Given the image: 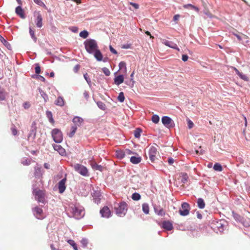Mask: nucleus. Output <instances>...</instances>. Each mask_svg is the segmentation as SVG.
I'll list each match as a JSON object with an SVG mask.
<instances>
[{
	"label": "nucleus",
	"mask_w": 250,
	"mask_h": 250,
	"mask_svg": "<svg viewBox=\"0 0 250 250\" xmlns=\"http://www.w3.org/2000/svg\"><path fill=\"white\" fill-rule=\"evenodd\" d=\"M88 36V33L86 30H83L80 33V36L83 39H86Z\"/></svg>",
	"instance_id": "obj_39"
},
{
	"label": "nucleus",
	"mask_w": 250,
	"mask_h": 250,
	"mask_svg": "<svg viewBox=\"0 0 250 250\" xmlns=\"http://www.w3.org/2000/svg\"><path fill=\"white\" fill-rule=\"evenodd\" d=\"M183 7L185 8H190L191 9L195 10L197 12H198L199 11V9L197 7H196V6H194V5L191 4H185V5H184L183 6Z\"/></svg>",
	"instance_id": "obj_32"
},
{
	"label": "nucleus",
	"mask_w": 250,
	"mask_h": 250,
	"mask_svg": "<svg viewBox=\"0 0 250 250\" xmlns=\"http://www.w3.org/2000/svg\"><path fill=\"white\" fill-rule=\"evenodd\" d=\"M83 96L86 100H87L89 98V95L88 92L86 91H84V92L83 93Z\"/></svg>",
	"instance_id": "obj_56"
},
{
	"label": "nucleus",
	"mask_w": 250,
	"mask_h": 250,
	"mask_svg": "<svg viewBox=\"0 0 250 250\" xmlns=\"http://www.w3.org/2000/svg\"><path fill=\"white\" fill-rule=\"evenodd\" d=\"M198 207L201 209H203L205 207V203L204 200L202 198H198L197 200Z\"/></svg>",
	"instance_id": "obj_28"
},
{
	"label": "nucleus",
	"mask_w": 250,
	"mask_h": 250,
	"mask_svg": "<svg viewBox=\"0 0 250 250\" xmlns=\"http://www.w3.org/2000/svg\"><path fill=\"white\" fill-rule=\"evenodd\" d=\"M7 93L3 88L0 87V100L3 101L6 99Z\"/></svg>",
	"instance_id": "obj_24"
},
{
	"label": "nucleus",
	"mask_w": 250,
	"mask_h": 250,
	"mask_svg": "<svg viewBox=\"0 0 250 250\" xmlns=\"http://www.w3.org/2000/svg\"><path fill=\"white\" fill-rule=\"evenodd\" d=\"M141 161V158L140 157L132 156L130 158V162L134 164H138Z\"/></svg>",
	"instance_id": "obj_26"
},
{
	"label": "nucleus",
	"mask_w": 250,
	"mask_h": 250,
	"mask_svg": "<svg viewBox=\"0 0 250 250\" xmlns=\"http://www.w3.org/2000/svg\"><path fill=\"white\" fill-rule=\"evenodd\" d=\"M141 129L140 128H137L134 130V135L135 138H139L140 137V134L141 132Z\"/></svg>",
	"instance_id": "obj_41"
},
{
	"label": "nucleus",
	"mask_w": 250,
	"mask_h": 250,
	"mask_svg": "<svg viewBox=\"0 0 250 250\" xmlns=\"http://www.w3.org/2000/svg\"><path fill=\"white\" fill-rule=\"evenodd\" d=\"M92 167L93 169L95 170H98L101 171L103 170V167L101 165L97 164L96 163L92 164Z\"/></svg>",
	"instance_id": "obj_35"
},
{
	"label": "nucleus",
	"mask_w": 250,
	"mask_h": 250,
	"mask_svg": "<svg viewBox=\"0 0 250 250\" xmlns=\"http://www.w3.org/2000/svg\"><path fill=\"white\" fill-rule=\"evenodd\" d=\"M188 179V177L187 173H183L182 174V182L184 184L186 183Z\"/></svg>",
	"instance_id": "obj_42"
},
{
	"label": "nucleus",
	"mask_w": 250,
	"mask_h": 250,
	"mask_svg": "<svg viewBox=\"0 0 250 250\" xmlns=\"http://www.w3.org/2000/svg\"><path fill=\"white\" fill-rule=\"evenodd\" d=\"M124 81V77L122 75H119L114 78V83L117 85H119L123 83Z\"/></svg>",
	"instance_id": "obj_20"
},
{
	"label": "nucleus",
	"mask_w": 250,
	"mask_h": 250,
	"mask_svg": "<svg viewBox=\"0 0 250 250\" xmlns=\"http://www.w3.org/2000/svg\"><path fill=\"white\" fill-rule=\"evenodd\" d=\"M54 149L57 151L62 156H64L66 154L65 150L59 145H53Z\"/></svg>",
	"instance_id": "obj_15"
},
{
	"label": "nucleus",
	"mask_w": 250,
	"mask_h": 250,
	"mask_svg": "<svg viewBox=\"0 0 250 250\" xmlns=\"http://www.w3.org/2000/svg\"><path fill=\"white\" fill-rule=\"evenodd\" d=\"M94 56L98 61H101L103 60V55L101 52L100 50L98 48L97 50L94 51Z\"/></svg>",
	"instance_id": "obj_19"
},
{
	"label": "nucleus",
	"mask_w": 250,
	"mask_h": 250,
	"mask_svg": "<svg viewBox=\"0 0 250 250\" xmlns=\"http://www.w3.org/2000/svg\"><path fill=\"white\" fill-rule=\"evenodd\" d=\"M197 218H198V219H202V214H201V213H200L199 212V211H198V212H197Z\"/></svg>",
	"instance_id": "obj_63"
},
{
	"label": "nucleus",
	"mask_w": 250,
	"mask_h": 250,
	"mask_svg": "<svg viewBox=\"0 0 250 250\" xmlns=\"http://www.w3.org/2000/svg\"><path fill=\"white\" fill-rule=\"evenodd\" d=\"M116 214L120 217L124 216L127 210V205L125 202H122L115 207Z\"/></svg>",
	"instance_id": "obj_2"
},
{
	"label": "nucleus",
	"mask_w": 250,
	"mask_h": 250,
	"mask_svg": "<svg viewBox=\"0 0 250 250\" xmlns=\"http://www.w3.org/2000/svg\"><path fill=\"white\" fill-rule=\"evenodd\" d=\"M80 68V65L79 64L76 65L73 68V71L75 73H77Z\"/></svg>",
	"instance_id": "obj_52"
},
{
	"label": "nucleus",
	"mask_w": 250,
	"mask_h": 250,
	"mask_svg": "<svg viewBox=\"0 0 250 250\" xmlns=\"http://www.w3.org/2000/svg\"><path fill=\"white\" fill-rule=\"evenodd\" d=\"M42 15L38 13L36 20V25L39 28H41L42 26Z\"/></svg>",
	"instance_id": "obj_21"
},
{
	"label": "nucleus",
	"mask_w": 250,
	"mask_h": 250,
	"mask_svg": "<svg viewBox=\"0 0 250 250\" xmlns=\"http://www.w3.org/2000/svg\"><path fill=\"white\" fill-rule=\"evenodd\" d=\"M44 167L46 169H48L49 168V165L47 163H45L44 164Z\"/></svg>",
	"instance_id": "obj_64"
},
{
	"label": "nucleus",
	"mask_w": 250,
	"mask_h": 250,
	"mask_svg": "<svg viewBox=\"0 0 250 250\" xmlns=\"http://www.w3.org/2000/svg\"><path fill=\"white\" fill-rule=\"evenodd\" d=\"M51 135L53 140L57 143H60L62 142L63 139L62 133V131L58 129H53L51 131Z\"/></svg>",
	"instance_id": "obj_6"
},
{
	"label": "nucleus",
	"mask_w": 250,
	"mask_h": 250,
	"mask_svg": "<svg viewBox=\"0 0 250 250\" xmlns=\"http://www.w3.org/2000/svg\"><path fill=\"white\" fill-rule=\"evenodd\" d=\"M100 213L103 217L109 218L111 216V212L107 206H104L101 210Z\"/></svg>",
	"instance_id": "obj_12"
},
{
	"label": "nucleus",
	"mask_w": 250,
	"mask_h": 250,
	"mask_svg": "<svg viewBox=\"0 0 250 250\" xmlns=\"http://www.w3.org/2000/svg\"><path fill=\"white\" fill-rule=\"evenodd\" d=\"M97 104L101 109L103 110L105 109V104H104L102 102H98Z\"/></svg>",
	"instance_id": "obj_51"
},
{
	"label": "nucleus",
	"mask_w": 250,
	"mask_h": 250,
	"mask_svg": "<svg viewBox=\"0 0 250 250\" xmlns=\"http://www.w3.org/2000/svg\"><path fill=\"white\" fill-rule=\"evenodd\" d=\"M84 47L89 54H93L98 48L96 41L93 39H88L84 42Z\"/></svg>",
	"instance_id": "obj_1"
},
{
	"label": "nucleus",
	"mask_w": 250,
	"mask_h": 250,
	"mask_svg": "<svg viewBox=\"0 0 250 250\" xmlns=\"http://www.w3.org/2000/svg\"><path fill=\"white\" fill-rule=\"evenodd\" d=\"M155 213L159 216H164L165 215V211L163 208L160 209L154 208Z\"/></svg>",
	"instance_id": "obj_29"
},
{
	"label": "nucleus",
	"mask_w": 250,
	"mask_h": 250,
	"mask_svg": "<svg viewBox=\"0 0 250 250\" xmlns=\"http://www.w3.org/2000/svg\"><path fill=\"white\" fill-rule=\"evenodd\" d=\"M231 68H232L235 71L236 74L239 76V77L241 79L246 82L249 81V79L247 75L243 74L242 73L240 72L236 68L232 66L231 67Z\"/></svg>",
	"instance_id": "obj_16"
},
{
	"label": "nucleus",
	"mask_w": 250,
	"mask_h": 250,
	"mask_svg": "<svg viewBox=\"0 0 250 250\" xmlns=\"http://www.w3.org/2000/svg\"><path fill=\"white\" fill-rule=\"evenodd\" d=\"M125 99V98L124 93L123 92H120L118 97V100H119V101L122 103L124 101Z\"/></svg>",
	"instance_id": "obj_44"
},
{
	"label": "nucleus",
	"mask_w": 250,
	"mask_h": 250,
	"mask_svg": "<svg viewBox=\"0 0 250 250\" xmlns=\"http://www.w3.org/2000/svg\"><path fill=\"white\" fill-rule=\"evenodd\" d=\"M11 130L13 135L15 136L18 134V131L14 125L11 128Z\"/></svg>",
	"instance_id": "obj_49"
},
{
	"label": "nucleus",
	"mask_w": 250,
	"mask_h": 250,
	"mask_svg": "<svg viewBox=\"0 0 250 250\" xmlns=\"http://www.w3.org/2000/svg\"><path fill=\"white\" fill-rule=\"evenodd\" d=\"M162 123L168 128H170L173 126V122L170 118L167 116L163 117L162 118Z\"/></svg>",
	"instance_id": "obj_11"
},
{
	"label": "nucleus",
	"mask_w": 250,
	"mask_h": 250,
	"mask_svg": "<svg viewBox=\"0 0 250 250\" xmlns=\"http://www.w3.org/2000/svg\"><path fill=\"white\" fill-rule=\"evenodd\" d=\"M68 243L71 246H72L74 250H78L77 244L75 243V242L72 240H69L67 241Z\"/></svg>",
	"instance_id": "obj_38"
},
{
	"label": "nucleus",
	"mask_w": 250,
	"mask_h": 250,
	"mask_svg": "<svg viewBox=\"0 0 250 250\" xmlns=\"http://www.w3.org/2000/svg\"><path fill=\"white\" fill-rule=\"evenodd\" d=\"M141 198V196L138 193H134L132 195V199L133 200H135V201H138L139 200V199H140Z\"/></svg>",
	"instance_id": "obj_40"
},
{
	"label": "nucleus",
	"mask_w": 250,
	"mask_h": 250,
	"mask_svg": "<svg viewBox=\"0 0 250 250\" xmlns=\"http://www.w3.org/2000/svg\"><path fill=\"white\" fill-rule=\"evenodd\" d=\"M102 70L106 76H108L110 75V72L108 68L106 67H104L102 68Z\"/></svg>",
	"instance_id": "obj_48"
},
{
	"label": "nucleus",
	"mask_w": 250,
	"mask_h": 250,
	"mask_svg": "<svg viewBox=\"0 0 250 250\" xmlns=\"http://www.w3.org/2000/svg\"><path fill=\"white\" fill-rule=\"evenodd\" d=\"M174 160L172 158H169L168 159V163L169 165H171L173 164Z\"/></svg>",
	"instance_id": "obj_58"
},
{
	"label": "nucleus",
	"mask_w": 250,
	"mask_h": 250,
	"mask_svg": "<svg viewBox=\"0 0 250 250\" xmlns=\"http://www.w3.org/2000/svg\"><path fill=\"white\" fill-rule=\"evenodd\" d=\"M35 72L37 74H39L41 72V68L39 66H37L35 67Z\"/></svg>",
	"instance_id": "obj_59"
},
{
	"label": "nucleus",
	"mask_w": 250,
	"mask_h": 250,
	"mask_svg": "<svg viewBox=\"0 0 250 250\" xmlns=\"http://www.w3.org/2000/svg\"><path fill=\"white\" fill-rule=\"evenodd\" d=\"M37 127L36 123L34 122L31 125L30 132L28 135L27 139L28 141L31 140L32 142L34 141L36 136Z\"/></svg>",
	"instance_id": "obj_10"
},
{
	"label": "nucleus",
	"mask_w": 250,
	"mask_h": 250,
	"mask_svg": "<svg viewBox=\"0 0 250 250\" xmlns=\"http://www.w3.org/2000/svg\"><path fill=\"white\" fill-rule=\"evenodd\" d=\"M188 57L187 55H183L182 56V61L184 62H186L187 61H188Z\"/></svg>",
	"instance_id": "obj_55"
},
{
	"label": "nucleus",
	"mask_w": 250,
	"mask_h": 250,
	"mask_svg": "<svg viewBox=\"0 0 250 250\" xmlns=\"http://www.w3.org/2000/svg\"><path fill=\"white\" fill-rule=\"evenodd\" d=\"M32 211L34 215L38 219L42 220L45 217L42 209L38 206L33 208Z\"/></svg>",
	"instance_id": "obj_7"
},
{
	"label": "nucleus",
	"mask_w": 250,
	"mask_h": 250,
	"mask_svg": "<svg viewBox=\"0 0 250 250\" xmlns=\"http://www.w3.org/2000/svg\"><path fill=\"white\" fill-rule=\"evenodd\" d=\"M81 243L83 245V246L84 247H85L87 245V240L86 239H83L82 241H81Z\"/></svg>",
	"instance_id": "obj_60"
},
{
	"label": "nucleus",
	"mask_w": 250,
	"mask_h": 250,
	"mask_svg": "<svg viewBox=\"0 0 250 250\" xmlns=\"http://www.w3.org/2000/svg\"><path fill=\"white\" fill-rule=\"evenodd\" d=\"M83 119L79 117H75L73 119V122L75 124V125L80 126L81 124L83 123Z\"/></svg>",
	"instance_id": "obj_22"
},
{
	"label": "nucleus",
	"mask_w": 250,
	"mask_h": 250,
	"mask_svg": "<svg viewBox=\"0 0 250 250\" xmlns=\"http://www.w3.org/2000/svg\"><path fill=\"white\" fill-rule=\"evenodd\" d=\"M71 210L74 217L77 219H79L84 216V209L81 206L73 205L71 207Z\"/></svg>",
	"instance_id": "obj_3"
},
{
	"label": "nucleus",
	"mask_w": 250,
	"mask_h": 250,
	"mask_svg": "<svg viewBox=\"0 0 250 250\" xmlns=\"http://www.w3.org/2000/svg\"><path fill=\"white\" fill-rule=\"evenodd\" d=\"M75 170L82 175L88 176V170L86 167L81 164H77L74 166Z\"/></svg>",
	"instance_id": "obj_8"
},
{
	"label": "nucleus",
	"mask_w": 250,
	"mask_h": 250,
	"mask_svg": "<svg viewBox=\"0 0 250 250\" xmlns=\"http://www.w3.org/2000/svg\"><path fill=\"white\" fill-rule=\"evenodd\" d=\"M161 41L162 43L165 44V45L168 46L169 47H170L171 48L175 49L178 51L180 50L179 48L177 47V45L176 43H174L171 41H167L166 39H161Z\"/></svg>",
	"instance_id": "obj_13"
},
{
	"label": "nucleus",
	"mask_w": 250,
	"mask_h": 250,
	"mask_svg": "<svg viewBox=\"0 0 250 250\" xmlns=\"http://www.w3.org/2000/svg\"><path fill=\"white\" fill-rule=\"evenodd\" d=\"M29 33L31 38L34 40L35 42L37 40V38L35 36V31L31 28H29Z\"/></svg>",
	"instance_id": "obj_45"
},
{
	"label": "nucleus",
	"mask_w": 250,
	"mask_h": 250,
	"mask_svg": "<svg viewBox=\"0 0 250 250\" xmlns=\"http://www.w3.org/2000/svg\"><path fill=\"white\" fill-rule=\"evenodd\" d=\"M129 4L132 5V6H133V7L135 9H138L139 7V6L138 4L136 3H133V2H129Z\"/></svg>",
	"instance_id": "obj_53"
},
{
	"label": "nucleus",
	"mask_w": 250,
	"mask_h": 250,
	"mask_svg": "<svg viewBox=\"0 0 250 250\" xmlns=\"http://www.w3.org/2000/svg\"><path fill=\"white\" fill-rule=\"evenodd\" d=\"M0 41L3 44V45L9 50L12 49V46L11 44L5 40L1 35H0Z\"/></svg>",
	"instance_id": "obj_23"
},
{
	"label": "nucleus",
	"mask_w": 250,
	"mask_h": 250,
	"mask_svg": "<svg viewBox=\"0 0 250 250\" xmlns=\"http://www.w3.org/2000/svg\"><path fill=\"white\" fill-rule=\"evenodd\" d=\"M31 159L26 158V159H23L21 163H22V164H23L24 166H28L31 164Z\"/></svg>",
	"instance_id": "obj_46"
},
{
	"label": "nucleus",
	"mask_w": 250,
	"mask_h": 250,
	"mask_svg": "<svg viewBox=\"0 0 250 250\" xmlns=\"http://www.w3.org/2000/svg\"><path fill=\"white\" fill-rule=\"evenodd\" d=\"M188 128L191 129L193 127L194 124L191 120H188Z\"/></svg>",
	"instance_id": "obj_50"
},
{
	"label": "nucleus",
	"mask_w": 250,
	"mask_h": 250,
	"mask_svg": "<svg viewBox=\"0 0 250 250\" xmlns=\"http://www.w3.org/2000/svg\"><path fill=\"white\" fill-rule=\"evenodd\" d=\"M34 2L40 6L46 7L45 4L41 0H33Z\"/></svg>",
	"instance_id": "obj_47"
},
{
	"label": "nucleus",
	"mask_w": 250,
	"mask_h": 250,
	"mask_svg": "<svg viewBox=\"0 0 250 250\" xmlns=\"http://www.w3.org/2000/svg\"><path fill=\"white\" fill-rule=\"evenodd\" d=\"M84 77L85 80L87 81V83H89L90 82L89 79L88 78V75L87 73L85 74L84 75Z\"/></svg>",
	"instance_id": "obj_61"
},
{
	"label": "nucleus",
	"mask_w": 250,
	"mask_h": 250,
	"mask_svg": "<svg viewBox=\"0 0 250 250\" xmlns=\"http://www.w3.org/2000/svg\"><path fill=\"white\" fill-rule=\"evenodd\" d=\"M46 117L48 118L49 122L53 125L55 123V121L53 118L51 112L50 111H47L46 112Z\"/></svg>",
	"instance_id": "obj_27"
},
{
	"label": "nucleus",
	"mask_w": 250,
	"mask_h": 250,
	"mask_svg": "<svg viewBox=\"0 0 250 250\" xmlns=\"http://www.w3.org/2000/svg\"><path fill=\"white\" fill-rule=\"evenodd\" d=\"M180 17V15L179 14H177V15H174V17H173V21H178Z\"/></svg>",
	"instance_id": "obj_57"
},
{
	"label": "nucleus",
	"mask_w": 250,
	"mask_h": 250,
	"mask_svg": "<svg viewBox=\"0 0 250 250\" xmlns=\"http://www.w3.org/2000/svg\"><path fill=\"white\" fill-rule=\"evenodd\" d=\"M151 120L154 123L157 124L159 122L160 118L158 115H154L152 116Z\"/></svg>",
	"instance_id": "obj_43"
},
{
	"label": "nucleus",
	"mask_w": 250,
	"mask_h": 250,
	"mask_svg": "<svg viewBox=\"0 0 250 250\" xmlns=\"http://www.w3.org/2000/svg\"><path fill=\"white\" fill-rule=\"evenodd\" d=\"M35 175L36 176H40L42 174L41 173V168L38 167H35Z\"/></svg>",
	"instance_id": "obj_36"
},
{
	"label": "nucleus",
	"mask_w": 250,
	"mask_h": 250,
	"mask_svg": "<svg viewBox=\"0 0 250 250\" xmlns=\"http://www.w3.org/2000/svg\"><path fill=\"white\" fill-rule=\"evenodd\" d=\"M66 181V179L65 178H63V179H62V180H61L58 183V188H59V192L60 193H62L65 190Z\"/></svg>",
	"instance_id": "obj_14"
},
{
	"label": "nucleus",
	"mask_w": 250,
	"mask_h": 250,
	"mask_svg": "<svg viewBox=\"0 0 250 250\" xmlns=\"http://www.w3.org/2000/svg\"><path fill=\"white\" fill-rule=\"evenodd\" d=\"M142 209L145 214H148L149 212V207L147 204L144 203L142 205Z\"/></svg>",
	"instance_id": "obj_30"
},
{
	"label": "nucleus",
	"mask_w": 250,
	"mask_h": 250,
	"mask_svg": "<svg viewBox=\"0 0 250 250\" xmlns=\"http://www.w3.org/2000/svg\"><path fill=\"white\" fill-rule=\"evenodd\" d=\"M56 104L62 106L64 105V101L62 97H59L57 100L56 101L55 103Z\"/></svg>",
	"instance_id": "obj_31"
},
{
	"label": "nucleus",
	"mask_w": 250,
	"mask_h": 250,
	"mask_svg": "<svg viewBox=\"0 0 250 250\" xmlns=\"http://www.w3.org/2000/svg\"><path fill=\"white\" fill-rule=\"evenodd\" d=\"M125 154L126 153L127 154H132V152L130 150H129L128 149H125Z\"/></svg>",
	"instance_id": "obj_62"
},
{
	"label": "nucleus",
	"mask_w": 250,
	"mask_h": 250,
	"mask_svg": "<svg viewBox=\"0 0 250 250\" xmlns=\"http://www.w3.org/2000/svg\"><path fill=\"white\" fill-rule=\"evenodd\" d=\"M213 169L218 171H221L223 170L222 167L219 163H216L214 164Z\"/></svg>",
	"instance_id": "obj_34"
},
{
	"label": "nucleus",
	"mask_w": 250,
	"mask_h": 250,
	"mask_svg": "<svg viewBox=\"0 0 250 250\" xmlns=\"http://www.w3.org/2000/svg\"><path fill=\"white\" fill-rule=\"evenodd\" d=\"M148 156L149 160L151 162L154 163L156 160H158V157L159 156L157 148L155 146H151L148 150Z\"/></svg>",
	"instance_id": "obj_5"
},
{
	"label": "nucleus",
	"mask_w": 250,
	"mask_h": 250,
	"mask_svg": "<svg viewBox=\"0 0 250 250\" xmlns=\"http://www.w3.org/2000/svg\"><path fill=\"white\" fill-rule=\"evenodd\" d=\"M109 49L110 51L114 54H117L118 52L117 51L111 46H109Z\"/></svg>",
	"instance_id": "obj_54"
},
{
	"label": "nucleus",
	"mask_w": 250,
	"mask_h": 250,
	"mask_svg": "<svg viewBox=\"0 0 250 250\" xmlns=\"http://www.w3.org/2000/svg\"><path fill=\"white\" fill-rule=\"evenodd\" d=\"M119 67L120 69H124V71H126V63L124 62H121L119 64Z\"/></svg>",
	"instance_id": "obj_37"
},
{
	"label": "nucleus",
	"mask_w": 250,
	"mask_h": 250,
	"mask_svg": "<svg viewBox=\"0 0 250 250\" xmlns=\"http://www.w3.org/2000/svg\"><path fill=\"white\" fill-rule=\"evenodd\" d=\"M77 129V125H73L71 127V132L69 134V136L70 137H72L75 133H76V131Z\"/></svg>",
	"instance_id": "obj_33"
},
{
	"label": "nucleus",
	"mask_w": 250,
	"mask_h": 250,
	"mask_svg": "<svg viewBox=\"0 0 250 250\" xmlns=\"http://www.w3.org/2000/svg\"><path fill=\"white\" fill-rule=\"evenodd\" d=\"M16 13L19 15L21 19H24L25 18L24 12L23 10L22 9L21 6H19L16 8Z\"/></svg>",
	"instance_id": "obj_18"
},
{
	"label": "nucleus",
	"mask_w": 250,
	"mask_h": 250,
	"mask_svg": "<svg viewBox=\"0 0 250 250\" xmlns=\"http://www.w3.org/2000/svg\"><path fill=\"white\" fill-rule=\"evenodd\" d=\"M33 194L35 198L39 202L44 203L45 200V194L44 190L38 188H35L33 191Z\"/></svg>",
	"instance_id": "obj_4"
},
{
	"label": "nucleus",
	"mask_w": 250,
	"mask_h": 250,
	"mask_svg": "<svg viewBox=\"0 0 250 250\" xmlns=\"http://www.w3.org/2000/svg\"><path fill=\"white\" fill-rule=\"evenodd\" d=\"M181 208L179 210V212L181 216H185L189 214L190 208L188 203H183L181 205Z\"/></svg>",
	"instance_id": "obj_9"
},
{
	"label": "nucleus",
	"mask_w": 250,
	"mask_h": 250,
	"mask_svg": "<svg viewBox=\"0 0 250 250\" xmlns=\"http://www.w3.org/2000/svg\"><path fill=\"white\" fill-rule=\"evenodd\" d=\"M162 227L167 230H171L173 229V225L169 221H165L162 223Z\"/></svg>",
	"instance_id": "obj_17"
},
{
	"label": "nucleus",
	"mask_w": 250,
	"mask_h": 250,
	"mask_svg": "<svg viewBox=\"0 0 250 250\" xmlns=\"http://www.w3.org/2000/svg\"><path fill=\"white\" fill-rule=\"evenodd\" d=\"M116 156L118 158L122 159L125 157V152L121 150H117L116 151Z\"/></svg>",
	"instance_id": "obj_25"
}]
</instances>
